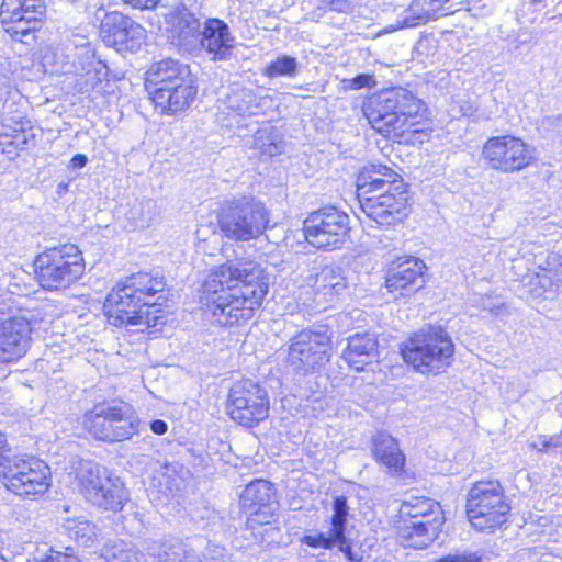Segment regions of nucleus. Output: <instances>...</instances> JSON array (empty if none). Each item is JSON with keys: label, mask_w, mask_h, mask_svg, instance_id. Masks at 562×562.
I'll use <instances>...</instances> for the list:
<instances>
[{"label": "nucleus", "mask_w": 562, "mask_h": 562, "mask_svg": "<svg viewBox=\"0 0 562 562\" xmlns=\"http://www.w3.org/2000/svg\"><path fill=\"white\" fill-rule=\"evenodd\" d=\"M303 231L307 243L315 248L334 249L347 239L350 217L335 206H325L308 215Z\"/></svg>", "instance_id": "obj_13"}, {"label": "nucleus", "mask_w": 562, "mask_h": 562, "mask_svg": "<svg viewBox=\"0 0 562 562\" xmlns=\"http://www.w3.org/2000/svg\"><path fill=\"white\" fill-rule=\"evenodd\" d=\"M372 179L382 180V181H397L403 180V178L397 175L390 167L382 164H372L366 167L359 175L357 179V187L362 186L363 182L371 181Z\"/></svg>", "instance_id": "obj_39"}, {"label": "nucleus", "mask_w": 562, "mask_h": 562, "mask_svg": "<svg viewBox=\"0 0 562 562\" xmlns=\"http://www.w3.org/2000/svg\"><path fill=\"white\" fill-rule=\"evenodd\" d=\"M157 552L159 562H202L201 558L179 540H166Z\"/></svg>", "instance_id": "obj_35"}, {"label": "nucleus", "mask_w": 562, "mask_h": 562, "mask_svg": "<svg viewBox=\"0 0 562 562\" xmlns=\"http://www.w3.org/2000/svg\"><path fill=\"white\" fill-rule=\"evenodd\" d=\"M372 453L375 461L383 465L389 474L395 476L404 471L405 456L396 439L387 432L379 431L373 437Z\"/></svg>", "instance_id": "obj_30"}, {"label": "nucleus", "mask_w": 562, "mask_h": 562, "mask_svg": "<svg viewBox=\"0 0 562 562\" xmlns=\"http://www.w3.org/2000/svg\"><path fill=\"white\" fill-rule=\"evenodd\" d=\"M443 521V516L437 515L431 519L405 522V526L400 529L402 546L413 549L427 548L438 536Z\"/></svg>", "instance_id": "obj_27"}, {"label": "nucleus", "mask_w": 562, "mask_h": 562, "mask_svg": "<svg viewBox=\"0 0 562 562\" xmlns=\"http://www.w3.org/2000/svg\"><path fill=\"white\" fill-rule=\"evenodd\" d=\"M35 562H81L80 559L75 555L71 547H49L47 551H37L34 557Z\"/></svg>", "instance_id": "obj_40"}, {"label": "nucleus", "mask_w": 562, "mask_h": 562, "mask_svg": "<svg viewBox=\"0 0 562 562\" xmlns=\"http://www.w3.org/2000/svg\"><path fill=\"white\" fill-rule=\"evenodd\" d=\"M125 4L131 5L134 9L139 10H151L156 8L160 0H123Z\"/></svg>", "instance_id": "obj_48"}, {"label": "nucleus", "mask_w": 562, "mask_h": 562, "mask_svg": "<svg viewBox=\"0 0 562 562\" xmlns=\"http://www.w3.org/2000/svg\"><path fill=\"white\" fill-rule=\"evenodd\" d=\"M426 268L423 260L416 257H407L392 262L387 271L385 286L389 292H413L418 281L423 282V272Z\"/></svg>", "instance_id": "obj_24"}, {"label": "nucleus", "mask_w": 562, "mask_h": 562, "mask_svg": "<svg viewBox=\"0 0 562 562\" xmlns=\"http://www.w3.org/2000/svg\"><path fill=\"white\" fill-rule=\"evenodd\" d=\"M18 121L15 122H2L4 126L11 127L14 132L20 133L14 136L15 142H20V138H22V143H26L25 135L23 134L26 128L31 127V122L27 120H24L22 115H18Z\"/></svg>", "instance_id": "obj_44"}, {"label": "nucleus", "mask_w": 562, "mask_h": 562, "mask_svg": "<svg viewBox=\"0 0 562 562\" xmlns=\"http://www.w3.org/2000/svg\"><path fill=\"white\" fill-rule=\"evenodd\" d=\"M149 428L156 435H165L168 431V424L162 419H154L149 423Z\"/></svg>", "instance_id": "obj_50"}, {"label": "nucleus", "mask_w": 562, "mask_h": 562, "mask_svg": "<svg viewBox=\"0 0 562 562\" xmlns=\"http://www.w3.org/2000/svg\"><path fill=\"white\" fill-rule=\"evenodd\" d=\"M102 555L106 562H142L143 559L142 553L123 540L106 544Z\"/></svg>", "instance_id": "obj_36"}, {"label": "nucleus", "mask_w": 562, "mask_h": 562, "mask_svg": "<svg viewBox=\"0 0 562 562\" xmlns=\"http://www.w3.org/2000/svg\"><path fill=\"white\" fill-rule=\"evenodd\" d=\"M9 120H14V116H11V119L5 117V116L3 117V122H8Z\"/></svg>", "instance_id": "obj_55"}, {"label": "nucleus", "mask_w": 562, "mask_h": 562, "mask_svg": "<svg viewBox=\"0 0 562 562\" xmlns=\"http://www.w3.org/2000/svg\"><path fill=\"white\" fill-rule=\"evenodd\" d=\"M5 443V437L2 432H0V464H2L3 462V458H2V448Z\"/></svg>", "instance_id": "obj_52"}, {"label": "nucleus", "mask_w": 562, "mask_h": 562, "mask_svg": "<svg viewBox=\"0 0 562 562\" xmlns=\"http://www.w3.org/2000/svg\"><path fill=\"white\" fill-rule=\"evenodd\" d=\"M8 108V101H5L2 105L3 115L5 114V110Z\"/></svg>", "instance_id": "obj_53"}, {"label": "nucleus", "mask_w": 562, "mask_h": 562, "mask_svg": "<svg viewBox=\"0 0 562 562\" xmlns=\"http://www.w3.org/2000/svg\"><path fill=\"white\" fill-rule=\"evenodd\" d=\"M318 8L338 13H349L352 11V4L349 0H317Z\"/></svg>", "instance_id": "obj_41"}, {"label": "nucleus", "mask_w": 562, "mask_h": 562, "mask_svg": "<svg viewBox=\"0 0 562 562\" xmlns=\"http://www.w3.org/2000/svg\"><path fill=\"white\" fill-rule=\"evenodd\" d=\"M542 125L554 132L562 134V113L558 115H548L542 119Z\"/></svg>", "instance_id": "obj_47"}, {"label": "nucleus", "mask_w": 562, "mask_h": 562, "mask_svg": "<svg viewBox=\"0 0 562 562\" xmlns=\"http://www.w3.org/2000/svg\"><path fill=\"white\" fill-rule=\"evenodd\" d=\"M349 516V506L347 497L344 495L336 496L333 501V514L324 530L314 535H304L301 539L302 543L314 549H333L337 543L347 538V524Z\"/></svg>", "instance_id": "obj_18"}, {"label": "nucleus", "mask_w": 562, "mask_h": 562, "mask_svg": "<svg viewBox=\"0 0 562 562\" xmlns=\"http://www.w3.org/2000/svg\"><path fill=\"white\" fill-rule=\"evenodd\" d=\"M357 196L362 211L379 225H393L408 214V191L404 180L372 179L358 186Z\"/></svg>", "instance_id": "obj_5"}, {"label": "nucleus", "mask_w": 562, "mask_h": 562, "mask_svg": "<svg viewBox=\"0 0 562 562\" xmlns=\"http://www.w3.org/2000/svg\"><path fill=\"white\" fill-rule=\"evenodd\" d=\"M272 105V97L250 88L237 89L226 99L227 109L241 117L265 115Z\"/></svg>", "instance_id": "obj_25"}, {"label": "nucleus", "mask_w": 562, "mask_h": 562, "mask_svg": "<svg viewBox=\"0 0 562 562\" xmlns=\"http://www.w3.org/2000/svg\"><path fill=\"white\" fill-rule=\"evenodd\" d=\"M227 413L241 426H257L269 414L267 391L249 379L235 382L229 390Z\"/></svg>", "instance_id": "obj_14"}, {"label": "nucleus", "mask_w": 562, "mask_h": 562, "mask_svg": "<svg viewBox=\"0 0 562 562\" xmlns=\"http://www.w3.org/2000/svg\"><path fill=\"white\" fill-rule=\"evenodd\" d=\"M260 140L261 136L255 137V145L260 150L261 155L273 157L281 154V146L274 140H269L268 143L261 142V144L259 143Z\"/></svg>", "instance_id": "obj_45"}, {"label": "nucleus", "mask_w": 562, "mask_h": 562, "mask_svg": "<svg viewBox=\"0 0 562 562\" xmlns=\"http://www.w3.org/2000/svg\"><path fill=\"white\" fill-rule=\"evenodd\" d=\"M0 562H8L5 558L0 553Z\"/></svg>", "instance_id": "obj_54"}, {"label": "nucleus", "mask_w": 562, "mask_h": 562, "mask_svg": "<svg viewBox=\"0 0 562 562\" xmlns=\"http://www.w3.org/2000/svg\"><path fill=\"white\" fill-rule=\"evenodd\" d=\"M171 43L184 53H191L199 48L202 24L200 20L186 8L170 14Z\"/></svg>", "instance_id": "obj_23"}, {"label": "nucleus", "mask_w": 562, "mask_h": 562, "mask_svg": "<svg viewBox=\"0 0 562 562\" xmlns=\"http://www.w3.org/2000/svg\"><path fill=\"white\" fill-rule=\"evenodd\" d=\"M236 38L223 20L209 18L204 21L199 48L205 50L212 60H228L235 48Z\"/></svg>", "instance_id": "obj_20"}, {"label": "nucleus", "mask_w": 562, "mask_h": 562, "mask_svg": "<svg viewBox=\"0 0 562 562\" xmlns=\"http://www.w3.org/2000/svg\"><path fill=\"white\" fill-rule=\"evenodd\" d=\"M400 513L409 517L411 520H426L442 515L439 504L426 497L405 501L401 505Z\"/></svg>", "instance_id": "obj_34"}, {"label": "nucleus", "mask_w": 562, "mask_h": 562, "mask_svg": "<svg viewBox=\"0 0 562 562\" xmlns=\"http://www.w3.org/2000/svg\"><path fill=\"white\" fill-rule=\"evenodd\" d=\"M362 111L371 126L380 134L400 137L419 124L425 112V103L412 91L392 87L369 97L362 105Z\"/></svg>", "instance_id": "obj_3"}, {"label": "nucleus", "mask_w": 562, "mask_h": 562, "mask_svg": "<svg viewBox=\"0 0 562 562\" xmlns=\"http://www.w3.org/2000/svg\"><path fill=\"white\" fill-rule=\"evenodd\" d=\"M198 93L195 77L192 76L170 88L151 90V100L162 114H177L187 110Z\"/></svg>", "instance_id": "obj_22"}, {"label": "nucleus", "mask_w": 562, "mask_h": 562, "mask_svg": "<svg viewBox=\"0 0 562 562\" xmlns=\"http://www.w3.org/2000/svg\"><path fill=\"white\" fill-rule=\"evenodd\" d=\"M401 355L420 373H439L451 364L454 344L441 326L428 325L402 344Z\"/></svg>", "instance_id": "obj_4"}, {"label": "nucleus", "mask_w": 562, "mask_h": 562, "mask_svg": "<svg viewBox=\"0 0 562 562\" xmlns=\"http://www.w3.org/2000/svg\"><path fill=\"white\" fill-rule=\"evenodd\" d=\"M331 335L325 326L305 328L288 342V367L299 375L319 372L331 357Z\"/></svg>", "instance_id": "obj_8"}, {"label": "nucleus", "mask_w": 562, "mask_h": 562, "mask_svg": "<svg viewBox=\"0 0 562 562\" xmlns=\"http://www.w3.org/2000/svg\"><path fill=\"white\" fill-rule=\"evenodd\" d=\"M61 528L78 544L90 547L98 538L95 526L85 517L66 518Z\"/></svg>", "instance_id": "obj_33"}, {"label": "nucleus", "mask_w": 562, "mask_h": 562, "mask_svg": "<svg viewBox=\"0 0 562 562\" xmlns=\"http://www.w3.org/2000/svg\"><path fill=\"white\" fill-rule=\"evenodd\" d=\"M217 221L225 237L247 241L265 232L269 217L262 202L251 195H239L224 201Z\"/></svg>", "instance_id": "obj_6"}, {"label": "nucleus", "mask_w": 562, "mask_h": 562, "mask_svg": "<svg viewBox=\"0 0 562 562\" xmlns=\"http://www.w3.org/2000/svg\"><path fill=\"white\" fill-rule=\"evenodd\" d=\"M336 547L339 549L340 552L344 553L345 558L348 561H351V562L360 561V558L358 557V554L353 552L352 542L348 537L345 538L341 542L337 543Z\"/></svg>", "instance_id": "obj_46"}, {"label": "nucleus", "mask_w": 562, "mask_h": 562, "mask_svg": "<svg viewBox=\"0 0 562 562\" xmlns=\"http://www.w3.org/2000/svg\"><path fill=\"white\" fill-rule=\"evenodd\" d=\"M98 64L100 65V67H101L102 69H105V66H104V65H101V63H100V61H98Z\"/></svg>", "instance_id": "obj_57"}, {"label": "nucleus", "mask_w": 562, "mask_h": 562, "mask_svg": "<svg viewBox=\"0 0 562 562\" xmlns=\"http://www.w3.org/2000/svg\"><path fill=\"white\" fill-rule=\"evenodd\" d=\"M192 76L188 65L171 58L162 59L146 71V88L150 93L151 90L170 88Z\"/></svg>", "instance_id": "obj_26"}, {"label": "nucleus", "mask_w": 562, "mask_h": 562, "mask_svg": "<svg viewBox=\"0 0 562 562\" xmlns=\"http://www.w3.org/2000/svg\"><path fill=\"white\" fill-rule=\"evenodd\" d=\"M32 328L23 317L0 321V362H12L22 358L31 344Z\"/></svg>", "instance_id": "obj_19"}, {"label": "nucleus", "mask_w": 562, "mask_h": 562, "mask_svg": "<svg viewBox=\"0 0 562 562\" xmlns=\"http://www.w3.org/2000/svg\"><path fill=\"white\" fill-rule=\"evenodd\" d=\"M531 446L535 449H538L539 451H547L551 447L557 446V441L553 437L547 438V437H539L537 440H535Z\"/></svg>", "instance_id": "obj_49"}, {"label": "nucleus", "mask_w": 562, "mask_h": 562, "mask_svg": "<svg viewBox=\"0 0 562 562\" xmlns=\"http://www.w3.org/2000/svg\"><path fill=\"white\" fill-rule=\"evenodd\" d=\"M83 426L98 440L120 442L139 432L140 420L128 406L101 404L85 414Z\"/></svg>", "instance_id": "obj_12"}, {"label": "nucleus", "mask_w": 562, "mask_h": 562, "mask_svg": "<svg viewBox=\"0 0 562 562\" xmlns=\"http://www.w3.org/2000/svg\"><path fill=\"white\" fill-rule=\"evenodd\" d=\"M299 70V61L290 55H279L271 60L262 70V75L268 78L276 77H295Z\"/></svg>", "instance_id": "obj_37"}, {"label": "nucleus", "mask_w": 562, "mask_h": 562, "mask_svg": "<svg viewBox=\"0 0 562 562\" xmlns=\"http://www.w3.org/2000/svg\"><path fill=\"white\" fill-rule=\"evenodd\" d=\"M543 279L549 280V286L552 291H560L562 289V257L559 258V267L550 269L543 276Z\"/></svg>", "instance_id": "obj_43"}, {"label": "nucleus", "mask_w": 562, "mask_h": 562, "mask_svg": "<svg viewBox=\"0 0 562 562\" xmlns=\"http://www.w3.org/2000/svg\"><path fill=\"white\" fill-rule=\"evenodd\" d=\"M40 285L47 291L67 289L85 272V260L78 246L64 244L46 249L34 261Z\"/></svg>", "instance_id": "obj_7"}, {"label": "nucleus", "mask_w": 562, "mask_h": 562, "mask_svg": "<svg viewBox=\"0 0 562 562\" xmlns=\"http://www.w3.org/2000/svg\"><path fill=\"white\" fill-rule=\"evenodd\" d=\"M274 496L273 485L265 480H256L249 483L243 491L239 499L240 508L247 515V525L255 528V525H262L269 516V507Z\"/></svg>", "instance_id": "obj_21"}, {"label": "nucleus", "mask_w": 562, "mask_h": 562, "mask_svg": "<svg viewBox=\"0 0 562 562\" xmlns=\"http://www.w3.org/2000/svg\"><path fill=\"white\" fill-rule=\"evenodd\" d=\"M486 164L502 172H515L526 168L532 160V149L521 138L505 135L491 137L482 149Z\"/></svg>", "instance_id": "obj_15"}, {"label": "nucleus", "mask_w": 562, "mask_h": 562, "mask_svg": "<svg viewBox=\"0 0 562 562\" xmlns=\"http://www.w3.org/2000/svg\"><path fill=\"white\" fill-rule=\"evenodd\" d=\"M379 356L378 340L373 334L357 333L347 339L342 359L356 371H362Z\"/></svg>", "instance_id": "obj_28"}, {"label": "nucleus", "mask_w": 562, "mask_h": 562, "mask_svg": "<svg viewBox=\"0 0 562 562\" xmlns=\"http://www.w3.org/2000/svg\"><path fill=\"white\" fill-rule=\"evenodd\" d=\"M177 467L178 464H165L164 471L153 479L158 482L159 492L166 496L181 488L182 481L177 476Z\"/></svg>", "instance_id": "obj_38"}, {"label": "nucleus", "mask_w": 562, "mask_h": 562, "mask_svg": "<svg viewBox=\"0 0 562 562\" xmlns=\"http://www.w3.org/2000/svg\"><path fill=\"white\" fill-rule=\"evenodd\" d=\"M124 213L130 229H143L149 227L156 220L158 211L157 204L151 199H135Z\"/></svg>", "instance_id": "obj_32"}, {"label": "nucleus", "mask_w": 562, "mask_h": 562, "mask_svg": "<svg viewBox=\"0 0 562 562\" xmlns=\"http://www.w3.org/2000/svg\"><path fill=\"white\" fill-rule=\"evenodd\" d=\"M347 288V281L341 269L325 267L316 277L315 293L326 303L334 302Z\"/></svg>", "instance_id": "obj_31"}, {"label": "nucleus", "mask_w": 562, "mask_h": 562, "mask_svg": "<svg viewBox=\"0 0 562 562\" xmlns=\"http://www.w3.org/2000/svg\"><path fill=\"white\" fill-rule=\"evenodd\" d=\"M45 12L44 0H2L0 16L3 23L11 24L7 29L11 36L23 42L25 36L40 30Z\"/></svg>", "instance_id": "obj_17"}, {"label": "nucleus", "mask_w": 562, "mask_h": 562, "mask_svg": "<svg viewBox=\"0 0 562 562\" xmlns=\"http://www.w3.org/2000/svg\"><path fill=\"white\" fill-rule=\"evenodd\" d=\"M166 282L162 277L137 272L112 289L104 302V314L113 326L145 325L156 327L165 324L160 310Z\"/></svg>", "instance_id": "obj_2"}, {"label": "nucleus", "mask_w": 562, "mask_h": 562, "mask_svg": "<svg viewBox=\"0 0 562 562\" xmlns=\"http://www.w3.org/2000/svg\"><path fill=\"white\" fill-rule=\"evenodd\" d=\"M269 289V277L255 262H226L202 284L201 303L209 321L231 327L252 318Z\"/></svg>", "instance_id": "obj_1"}, {"label": "nucleus", "mask_w": 562, "mask_h": 562, "mask_svg": "<svg viewBox=\"0 0 562 562\" xmlns=\"http://www.w3.org/2000/svg\"><path fill=\"white\" fill-rule=\"evenodd\" d=\"M0 475L10 492L24 498L41 496L50 486L49 467L33 457L14 456L3 459Z\"/></svg>", "instance_id": "obj_11"}, {"label": "nucleus", "mask_w": 562, "mask_h": 562, "mask_svg": "<svg viewBox=\"0 0 562 562\" xmlns=\"http://www.w3.org/2000/svg\"><path fill=\"white\" fill-rule=\"evenodd\" d=\"M220 550V554L223 555L222 553L224 552V548H218Z\"/></svg>", "instance_id": "obj_56"}, {"label": "nucleus", "mask_w": 562, "mask_h": 562, "mask_svg": "<svg viewBox=\"0 0 562 562\" xmlns=\"http://www.w3.org/2000/svg\"><path fill=\"white\" fill-rule=\"evenodd\" d=\"M344 82L348 86V88L352 90H359L362 88H372L375 86V79L372 75L369 74H359L351 79H346Z\"/></svg>", "instance_id": "obj_42"}, {"label": "nucleus", "mask_w": 562, "mask_h": 562, "mask_svg": "<svg viewBox=\"0 0 562 562\" xmlns=\"http://www.w3.org/2000/svg\"><path fill=\"white\" fill-rule=\"evenodd\" d=\"M510 506L498 481L475 482L467 499V516L472 527L482 532L493 531L507 521Z\"/></svg>", "instance_id": "obj_9"}, {"label": "nucleus", "mask_w": 562, "mask_h": 562, "mask_svg": "<svg viewBox=\"0 0 562 562\" xmlns=\"http://www.w3.org/2000/svg\"><path fill=\"white\" fill-rule=\"evenodd\" d=\"M449 0H414L411 5L398 15L395 29L416 27L436 20L439 14H448L445 4Z\"/></svg>", "instance_id": "obj_29"}, {"label": "nucleus", "mask_w": 562, "mask_h": 562, "mask_svg": "<svg viewBox=\"0 0 562 562\" xmlns=\"http://www.w3.org/2000/svg\"><path fill=\"white\" fill-rule=\"evenodd\" d=\"M87 162H88V158L86 155H82V154L75 155L70 160V164H71L72 168H75V169L83 168L87 165Z\"/></svg>", "instance_id": "obj_51"}, {"label": "nucleus", "mask_w": 562, "mask_h": 562, "mask_svg": "<svg viewBox=\"0 0 562 562\" xmlns=\"http://www.w3.org/2000/svg\"><path fill=\"white\" fill-rule=\"evenodd\" d=\"M100 35L106 46L117 52L135 53L146 40L145 29L121 12L108 13L101 22Z\"/></svg>", "instance_id": "obj_16"}, {"label": "nucleus", "mask_w": 562, "mask_h": 562, "mask_svg": "<svg viewBox=\"0 0 562 562\" xmlns=\"http://www.w3.org/2000/svg\"><path fill=\"white\" fill-rule=\"evenodd\" d=\"M77 479L85 498L104 510L119 512L128 499L127 490L121 479L94 461L82 460Z\"/></svg>", "instance_id": "obj_10"}, {"label": "nucleus", "mask_w": 562, "mask_h": 562, "mask_svg": "<svg viewBox=\"0 0 562 562\" xmlns=\"http://www.w3.org/2000/svg\"><path fill=\"white\" fill-rule=\"evenodd\" d=\"M258 134H261V131H258ZM262 137V135H259L258 137ZM261 142H263L262 139L259 142L261 144Z\"/></svg>", "instance_id": "obj_58"}]
</instances>
